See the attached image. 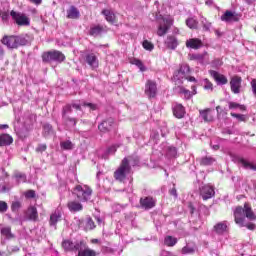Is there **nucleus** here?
Returning a JSON list of instances; mask_svg holds the SVG:
<instances>
[{
	"label": "nucleus",
	"instance_id": "nucleus-1",
	"mask_svg": "<svg viewBox=\"0 0 256 256\" xmlns=\"http://www.w3.org/2000/svg\"><path fill=\"white\" fill-rule=\"evenodd\" d=\"M245 217L249 219V221L256 220L255 213H253L251 206H249V204L247 203L244 204V207L238 206L235 209L234 211L235 223L236 225H239V227H247L250 231H255V224L247 223L245 221Z\"/></svg>",
	"mask_w": 256,
	"mask_h": 256
},
{
	"label": "nucleus",
	"instance_id": "nucleus-2",
	"mask_svg": "<svg viewBox=\"0 0 256 256\" xmlns=\"http://www.w3.org/2000/svg\"><path fill=\"white\" fill-rule=\"evenodd\" d=\"M154 19L158 23L157 35L158 37H163L167 35L169 29L173 26V16L171 15H161L159 13L153 14Z\"/></svg>",
	"mask_w": 256,
	"mask_h": 256
},
{
	"label": "nucleus",
	"instance_id": "nucleus-3",
	"mask_svg": "<svg viewBox=\"0 0 256 256\" xmlns=\"http://www.w3.org/2000/svg\"><path fill=\"white\" fill-rule=\"evenodd\" d=\"M27 37L25 35H19V36H8L5 35L1 39V44L8 47V49H17L18 47H23L24 45H27Z\"/></svg>",
	"mask_w": 256,
	"mask_h": 256
},
{
	"label": "nucleus",
	"instance_id": "nucleus-4",
	"mask_svg": "<svg viewBox=\"0 0 256 256\" xmlns=\"http://www.w3.org/2000/svg\"><path fill=\"white\" fill-rule=\"evenodd\" d=\"M73 194L77 197L79 201L85 203L86 201H91V195H93V190L87 185H77L73 190Z\"/></svg>",
	"mask_w": 256,
	"mask_h": 256
},
{
	"label": "nucleus",
	"instance_id": "nucleus-5",
	"mask_svg": "<svg viewBox=\"0 0 256 256\" xmlns=\"http://www.w3.org/2000/svg\"><path fill=\"white\" fill-rule=\"evenodd\" d=\"M131 157L124 158L120 167L114 172V177L117 181H125V178L131 173Z\"/></svg>",
	"mask_w": 256,
	"mask_h": 256
},
{
	"label": "nucleus",
	"instance_id": "nucleus-6",
	"mask_svg": "<svg viewBox=\"0 0 256 256\" xmlns=\"http://www.w3.org/2000/svg\"><path fill=\"white\" fill-rule=\"evenodd\" d=\"M10 17L18 27H29L31 25V18L23 12H17L12 10L10 12Z\"/></svg>",
	"mask_w": 256,
	"mask_h": 256
},
{
	"label": "nucleus",
	"instance_id": "nucleus-7",
	"mask_svg": "<svg viewBox=\"0 0 256 256\" xmlns=\"http://www.w3.org/2000/svg\"><path fill=\"white\" fill-rule=\"evenodd\" d=\"M42 61H44V63H49V61H56L57 63H63V61H65V54L57 50L45 52L42 55Z\"/></svg>",
	"mask_w": 256,
	"mask_h": 256
},
{
	"label": "nucleus",
	"instance_id": "nucleus-8",
	"mask_svg": "<svg viewBox=\"0 0 256 256\" xmlns=\"http://www.w3.org/2000/svg\"><path fill=\"white\" fill-rule=\"evenodd\" d=\"M71 107L73 109H76L77 111H81L82 107H89L92 111H95V109H97V105H95L93 103H82L81 104V102H75L72 105H67L66 107H64L63 115H67V113H69V111H71Z\"/></svg>",
	"mask_w": 256,
	"mask_h": 256
},
{
	"label": "nucleus",
	"instance_id": "nucleus-9",
	"mask_svg": "<svg viewBox=\"0 0 256 256\" xmlns=\"http://www.w3.org/2000/svg\"><path fill=\"white\" fill-rule=\"evenodd\" d=\"M77 256H97V252L87 246V243L80 240L78 250H76Z\"/></svg>",
	"mask_w": 256,
	"mask_h": 256
},
{
	"label": "nucleus",
	"instance_id": "nucleus-10",
	"mask_svg": "<svg viewBox=\"0 0 256 256\" xmlns=\"http://www.w3.org/2000/svg\"><path fill=\"white\" fill-rule=\"evenodd\" d=\"M145 95L149 99H155L157 97V82L153 80H147L145 84Z\"/></svg>",
	"mask_w": 256,
	"mask_h": 256
},
{
	"label": "nucleus",
	"instance_id": "nucleus-11",
	"mask_svg": "<svg viewBox=\"0 0 256 256\" xmlns=\"http://www.w3.org/2000/svg\"><path fill=\"white\" fill-rule=\"evenodd\" d=\"M200 195L204 201L215 197V188L211 185H204L200 190Z\"/></svg>",
	"mask_w": 256,
	"mask_h": 256
},
{
	"label": "nucleus",
	"instance_id": "nucleus-12",
	"mask_svg": "<svg viewBox=\"0 0 256 256\" xmlns=\"http://www.w3.org/2000/svg\"><path fill=\"white\" fill-rule=\"evenodd\" d=\"M157 203V200H155V198L151 197V196H147L144 198L140 199V205L142 207V209H153V207H155Z\"/></svg>",
	"mask_w": 256,
	"mask_h": 256
},
{
	"label": "nucleus",
	"instance_id": "nucleus-13",
	"mask_svg": "<svg viewBox=\"0 0 256 256\" xmlns=\"http://www.w3.org/2000/svg\"><path fill=\"white\" fill-rule=\"evenodd\" d=\"M80 244H81V240L76 242H72L70 240H64L62 242V247L66 251H72L73 253H77V250L79 249Z\"/></svg>",
	"mask_w": 256,
	"mask_h": 256
},
{
	"label": "nucleus",
	"instance_id": "nucleus-14",
	"mask_svg": "<svg viewBox=\"0 0 256 256\" xmlns=\"http://www.w3.org/2000/svg\"><path fill=\"white\" fill-rule=\"evenodd\" d=\"M189 71V65L185 64L180 66L179 71L175 72L174 74V81H179V83H183L181 79H185V75H187Z\"/></svg>",
	"mask_w": 256,
	"mask_h": 256
},
{
	"label": "nucleus",
	"instance_id": "nucleus-15",
	"mask_svg": "<svg viewBox=\"0 0 256 256\" xmlns=\"http://www.w3.org/2000/svg\"><path fill=\"white\" fill-rule=\"evenodd\" d=\"M241 82H242L241 77L239 76L232 77L230 81L231 91L234 92L235 94L241 93Z\"/></svg>",
	"mask_w": 256,
	"mask_h": 256
},
{
	"label": "nucleus",
	"instance_id": "nucleus-16",
	"mask_svg": "<svg viewBox=\"0 0 256 256\" xmlns=\"http://www.w3.org/2000/svg\"><path fill=\"white\" fill-rule=\"evenodd\" d=\"M209 74L216 81L217 85H227L228 80H227V77H225V75L220 74L219 72H217L215 70H210Z\"/></svg>",
	"mask_w": 256,
	"mask_h": 256
},
{
	"label": "nucleus",
	"instance_id": "nucleus-17",
	"mask_svg": "<svg viewBox=\"0 0 256 256\" xmlns=\"http://www.w3.org/2000/svg\"><path fill=\"white\" fill-rule=\"evenodd\" d=\"M192 91L187 90L185 87L180 86L178 87V93H180V95L184 96V99H191V97H193V95H197V86L193 85L191 87Z\"/></svg>",
	"mask_w": 256,
	"mask_h": 256
},
{
	"label": "nucleus",
	"instance_id": "nucleus-18",
	"mask_svg": "<svg viewBox=\"0 0 256 256\" xmlns=\"http://www.w3.org/2000/svg\"><path fill=\"white\" fill-rule=\"evenodd\" d=\"M115 125V120L113 118H109L108 120H104L102 123L98 125L99 131L101 133H107V131H111V127Z\"/></svg>",
	"mask_w": 256,
	"mask_h": 256
},
{
	"label": "nucleus",
	"instance_id": "nucleus-19",
	"mask_svg": "<svg viewBox=\"0 0 256 256\" xmlns=\"http://www.w3.org/2000/svg\"><path fill=\"white\" fill-rule=\"evenodd\" d=\"M25 218L28 221H37L39 219L37 208L35 206H30L25 213Z\"/></svg>",
	"mask_w": 256,
	"mask_h": 256
},
{
	"label": "nucleus",
	"instance_id": "nucleus-20",
	"mask_svg": "<svg viewBox=\"0 0 256 256\" xmlns=\"http://www.w3.org/2000/svg\"><path fill=\"white\" fill-rule=\"evenodd\" d=\"M228 227H229V222H227V221L218 222L214 226V231H215V233H217V235H223V234L227 233Z\"/></svg>",
	"mask_w": 256,
	"mask_h": 256
},
{
	"label": "nucleus",
	"instance_id": "nucleus-21",
	"mask_svg": "<svg viewBox=\"0 0 256 256\" xmlns=\"http://www.w3.org/2000/svg\"><path fill=\"white\" fill-rule=\"evenodd\" d=\"M186 47L188 49H201L203 42L198 38H192L186 41Z\"/></svg>",
	"mask_w": 256,
	"mask_h": 256
},
{
	"label": "nucleus",
	"instance_id": "nucleus-22",
	"mask_svg": "<svg viewBox=\"0 0 256 256\" xmlns=\"http://www.w3.org/2000/svg\"><path fill=\"white\" fill-rule=\"evenodd\" d=\"M86 63L92 69H97V67H99V60L97 59V56L93 53L86 55Z\"/></svg>",
	"mask_w": 256,
	"mask_h": 256
},
{
	"label": "nucleus",
	"instance_id": "nucleus-23",
	"mask_svg": "<svg viewBox=\"0 0 256 256\" xmlns=\"http://www.w3.org/2000/svg\"><path fill=\"white\" fill-rule=\"evenodd\" d=\"M119 147V145H112L110 147H108L103 154H101V151L98 152L99 157H101L102 159H109V155H115V153L117 152V148Z\"/></svg>",
	"mask_w": 256,
	"mask_h": 256
},
{
	"label": "nucleus",
	"instance_id": "nucleus-24",
	"mask_svg": "<svg viewBox=\"0 0 256 256\" xmlns=\"http://www.w3.org/2000/svg\"><path fill=\"white\" fill-rule=\"evenodd\" d=\"M165 45L168 47V49L175 50L179 46V41L175 36H168L165 41Z\"/></svg>",
	"mask_w": 256,
	"mask_h": 256
},
{
	"label": "nucleus",
	"instance_id": "nucleus-25",
	"mask_svg": "<svg viewBox=\"0 0 256 256\" xmlns=\"http://www.w3.org/2000/svg\"><path fill=\"white\" fill-rule=\"evenodd\" d=\"M68 209L71 213H77L83 211V204L77 201H70L68 202Z\"/></svg>",
	"mask_w": 256,
	"mask_h": 256
},
{
	"label": "nucleus",
	"instance_id": "nucleus-26",
	"mask_svg": "<svg viewBox=\"0 0 256 256\" xmlns=\"http://www.w3.org/2000/svg\"><path fill=\"white\" fill-rule=\"evenodd\" d=\"M62 215H61V211L56 210L54 213H52L50 215V226L51 227H56L57 223H59V220L61 219Z\"/></svg>",
	"mask_w": 256,
	"mask_h": 256
},
{
	"label": "nucleus",
	"instance_id": "nucleus-27",
	"mask_svg": "<svg viewBox=\"0 0 256 256\" xmlns=\"http://www.w3.org/2000/svg\"><path fill=\"white\" fill-rule=\"evenodd\" d=\"M173 113L177 119H183L185 117V107L181 104H176L173 108Z\"/></svg>",
	"mask_w": 256,
	"mask_h": 256
},
{
	"label": "nucleus",
	"instance_id": "nucleus-28",
	"mask_svg": "<svg viewBox=\"0 0 256 256\" xmlns=\"http://www.w3.org/2000/svg\"><path fill=\"white\" fill-rule=\"evenodd\" d=\"M13 143V137L9 134H2L0 136V147H7V145H11Z\"/></svg>",
	"mask_w": 256,
	"mask_h": 256
},
{
	"label": "nucleus",
	"instance_id": "nucleus-29",
	"mask_svg": "<svg viewBox=\"0 0 256 256\" xmlns=\"http://www.w3.org/2000/svg\"><path fill=\"white\" fill-rule=\"evenodd\" d=\"M200 117L205 121V123H209L213 121V115L211 114V109L200 110Z\"/></svg>",
	"mask_w": 256,
	"mask_h": 256
},
{
	"label": "nucleus",
	"instance_id": "nucleus-30",
	"mask_svg": "<svg viewBox=\"0 0 256 256\" xmlns=\"http://www.w3.org/2000/svg\"><path fill=\"white\" fill-rule=\"evenodd\" d=\"M79 10L75 6H71L67 10V19H79Z\"/></svg>",
	"mask_w": 256,
	"mask_h": 256
},
{
	"label": "nucleus",
	"instance_id": "nucleus-31",
	"mask_svg": "<svg viewBox=\"0 0 256 256\" xmlns=\"http://www.w3.org/2000/svg\"><path fill=\"white\" fill-rule=\"evenodd\" d=\"M102 15H104L106 21L108 23H115V13L109 9H105L102 11Z\"/></svg>",
	"mask_w": 256,
	"mask_h": 256
},
{
	"label": "nucleus",
	"instance_id": "nucleus-32",
	"mask_svg": "<svg viewBox=\"0 0 256 256\" xmlns=\"http://www.w3.org/2000/svg\"><path fill=\"white\" fill-rule=\"evenodd\" d=\"M2 239H13V233H11V227L5 226L1 228Z\"/></svg>",
	"mask_w": 256,
	"mask_h": 256
},
{
	"label": "nucleus",
	"instance_id": "nucleus-33",
	"mask_svg": "<svg viewBox=\"0 0 256 256\" xmlns=\"http://www.w3.org/2000/svg\"><path fill=\"white\" fill-rule=\"evenodd\" d=\"M215 158L211 157V156H205L202 157L200 159V165L204 166V167H209L211 165H213L215 163Z\"/></svg>",
	"mask_w": 256,
	"mask_h": 256
},
{
	"label": "nucleus",
	"instance_id": "nucleus-34",
	"mask_svg": "<svg viewBox=\"0 0 256 256\" xmlns=\"http://www.w3.org/2000/svg\"><path fill=\"white\" fill-rule=\"evenodd\" d=\"M60 147L63 151H71L75 148V144L71 140H64L60 142Z\"/></svg>",
	"mask_w": 256,
	"mask_h": 256
},
{
	"label": "nucleus",
	"instance_id": "nucleus-35",
	"mask_svg": "<svg viewBox=\"0 0 256 256\" xmlns=\"http://www.w3.org/2000/svg\"><path fill=\"white\" fill-rule=\"evenodd\" d=\"M238 162L242 164V166L244 167V169H250L251 171H256V165L247 161L244 158H239Z\"/></svg>",
	"mask_w": 256,
	"mask_h": 256
},
{
	"label": "nucleus",
	"instance_id": "nucleus-36",
	"mask_svg": "<svg viewBox=\"0 0 256 256\" xmlns=\"http://www.w3.org/2000/svg\"><path fill=\"white\" fill-rule=\"evenodd\" d=\"M235 19V13L232 11L227 10L222 16L221 21H224L225 23H231Z\"/></svg>",
	"mask_w": 256,
	"mask_h": 256
},
{
	"label": "nucleus",
	"instance_id": "nucleus-37",
	"mask_svg": "<svg viewBox=\"0 0 256 256\" xmlns=\"http://www.w3.org/2000/svg\"><path fill=\"white\" fill-rule=\"evenodd\" d=\"M163 152L166 153L167 157H177V148L173 146H166Z\"/></svg>",
	"mask_w": 256,
	"mask_h": 256
},
{
	"label": "nucleus",
	"instance_id": "nucleus-38",
	"mask_svg": "<svg viewBox=\"0 0 256 256\" xmlns=\"http://www.w3.org/2000/svg\"><path fill=\"white\" fill-rule=\"evenodd\" d=\"M14 179H15L17 185H19V183L27 182V176L21 172H16L14 175Z\"/></svg>",
	"mask_w": 256,
	"mask_h": 256
},
{
	"label": "nucleus",
	"instance_id": "nucleus-39",
	"mask_svg": "<svg viewBox=\"0 0 256 256\" xmlns=\"http://www.w3.org/2000/svg\"><path fill=\"white\" fill-rule=\"evenodd\" d=\"M164 244L167 245V247H175V245H177V238L173 236H166L164 238Z\"/></svg>",
	"mask_w": 256,
	"mask_h": 256
},
{
	"label": "nucleus",
	"instance_id": "nucleus-40",
	"mask_svg": "<svg viewBox=\"0 0 256 256\" xmlns=\"http://www.w3.org/2000/svg\"><path fill=\"white\" fill-rule=\"evenodd\" d=\"M19 246H8L6 252H2L1 256L13 255V253H18Z\"/></svg>",
	"mask_w": 256,
	"mask_h": 256
},
{
	"label": "nucleus",
	"instance_id": "nucleus-41",
	"mask_svg": "<svg viewBox=\"0 0 256 256\" xmlns=\"http://www.w3.org/2000/svg\"><path fill=\"white\" fill-rule=\"evenodd\" d=\"M195 249V246L186 245L182 248V255H193Z\"/></svg>",
	"mask_w": 256,
	"mask_h": 256
},
{
	"label": "nucleus",
	"instance_id": "nucleus-42",
	"mask_svg": "<svg viewBox=\"0 0 256 256\" xmlns=\"http://www.w3.org/2000/svg\"><path fill=\"white\" fill-rule=\"evenodd\" d=\"M103 33V27L101 26H94L90 29V35L93 37H97V35H101Z\"/></svg>",
	"mask_w": 256,
	"mask_h": 256
},
{
	"label": "nucleus",
	"instance_id": "nucleus-43",
	"mask_svg": "<svg viewBox=\"0 0 256 256\" xmlns=\"http://www.w3.org/2000/svg\"><path fill=\"white\" fill-rule=\"evenodd\" d=\"M228 105H229V109H234V110L238 109V111H245V105H241L237 102H229Z\"/></svg>",
	"mask_w": 256,
	"mask_h": 256
},
{
	"label": "nucleus",
	"instance_id": "nucleus-44",
	"mask_svg": "<svg viewBox=\"0 0 256 256\" xmlns=\"http://www.w3.org/2000/svg\"><path fill=\"white\" fill-rule=\"evenodd\" d=\"M200 21L202 23L204 31H211V22L207 21V18L201 16Z\"/></svg>",
	"mask_w": 256,
	"mask_h": 256
},
{
	"label": "nucleus",
	"instance_id": "nucleus-45",
	"mask_svg": "<svg viewBox=\"0 0 256 256\" xmlns=\"http://www.w3.org/2000/svg\"><path fill=\"white\" fill-rule=\"evenodd\" d=\"M198 24L199 22H197V20H195L194 18H188L186 20V25L187 27H189V29H197Z\"/></svg>",
	"mask_w": 256,
	"mask_h": 256
},
{
	"label": "nucleus",
	"instance_id": "nucleus-46",
	"mask_svg": "<svg viewBox=\"0 0 256 256\" xmlns=\"http://www.w3.org/2000/svg\"><path fill=\"white\" fill-rule=\"evenodd\" d=\"M132 65H136V67H138V69H140V71H146L147 68H145V65H143V62H141V60L139 59H133L131 61Z\"/></svg>",
	"mask_w": 256,
	"mask_h": 256
},
{
	"label": "nucleus",
	"instance_id": "nucleus-47",
	"mask_svg": "<svg viewBox=\"0 0 256 256\" xmlns=\"http://www.w3.org/2000/svg\"><path fill=\"white\" fill-rule=\"evenodd\" d=\"M94 228H95V222H93V219L87 218L86 224H85L86 231H93Z\"/></svg>",
	"mask_w": 256,
	"mask_h": 256
},
{
	"label": "nucleus",
	"instance_id": "nucleus-48",
	"mask_svg": "<svg viewBox=\"0 0 256 256\" xmlns=\"http://www.w3.org/2000/svg\"><path fill=\"white\" fill-rule=\"evenodd\" d=\"M142 47L146 50V51H153V49H155V45H153V43H151L148 40H144L142 43Z\"/></svg>",
	"mask_w": 256,
	"mask_h": 256
},
{
	"label": "nucleus",
	"instance_id": "nucleus-49",
	"mask_svg": "<svg viewBox=\"0 0 256 256\" xmlns=\"http://www.w3.org/2000/svg\"><path fill=\"white\" fill-rule=\"evenodd\" d=\"M204 89L206 91H213V83H211L208 79L204 80Z\"/></svg>",
	"mask_w": 256,
	"mask_h": 256
},
{
	"label": "nucleus",
	"instance_id": "nucleus-50",
	"mask_svg": "<svg viewBox=\"0 0 256 256\" xmlns=\"http://www.w3.org/2000/svg\"><path fill=\"white\" fill-rule=\"evenodd\" d=\"M8 209H9V206L7 205V202L0 201V213H6Z\"/></svg>",
	"mask_w": 256,
	"mask_h": 256
},
{
	"label": "nucleus",
	"instance_id": "nucleus-51",
	"mask_svg": "<svg viewBox=\"0 0 256 256\" xmlns=\"http://www.w3.org/2000/svg\"><path fill=\"white\" fill-rule=\"evenodd\" d=\"M223 65V62L220 59H215L211 62V66L214 67V69H219Z\"/></svg>",
	"mask_w": 256,
	"mask_h": 256
},
{
	"label": "nucleus",
	"instance_id": "nucleus-52",
	"mask_svg": "<svg viewBox=\"0 0 256 256\" xmlns=\"http://www.w3.org/2000/svg\"><path fill=\"white\" fill-rule=\"evenodd\" d=\"M231 117L238 119V121H245V119H247L245 115L237 114V113H233V112H231Z\"/></svg>",
	"mask_w": 256,
	"mask_h": 256
},
{
	"label": "nucleus",
	"instance_id": "nucleus-53",
	"mask_svg": "<svg viewBox=\"0 0 256 256\" xmlns=\"http://www.w3.org/2000/svg\"><path fill=\"white\" fill-rule=\"evenodd\" d=\"M0 18L2 19L3 23H7V21H9V13L0 10Z\"/></svg>",
	"mask_w": 256,
	"mask_h": 256
},
{
	"label": "nucleus",
	"instance_id": "nucleus-54",
	"mask_svg": "<svg viewBox=\"0 0 256 256\" xmlns=\"http://www.w3.org/2000/svg\"><path fill=\"white\" fill-rule=\"evenodd\" d=\"M11 209L12 211H19V209H21V202L19 201L13 202L11 205Z\"/></svg>",
	"mask_w": 256,
	"mask_h": 256
},
{
	"label": "nucleus",
	"instance_id": "nucleus-55",
	"mask_svg": "<svg viewBox=\"0 0 256 256\" xmlns=\"http://www.w3.org/2000/svg\"><path fill=\"white\" fill-rule=\"evenodd\" d=\"M72 225H75L79 229V227H81V225H83V220H81L79 218H74Z\"/></svg>",
	"mask_w": 256,
	"mask_h": 256
},
{
	"label": "nucleus",
	"instance_id": "nucleus-56",
	"mask_svg": "<svg viewBox=\"0 0 256 256\" xmlns=\"http://www.w3.org/2000/svg\"><path fill=\"white\" fill-rule=\"evenodd\" d=\"M37 153H43L45 151H47V145L45 144H40L37 148H36Z\"/></svg>",
	"mask_w": 256,
	"mask_h": 256
},
{
	"label": "nucleus",
	"instance_id": "nucleus-57",
	"mask_svg": "<svg viewBox=\"0 0 256 256\" xmlns=\"http://www.w3.org/2000/svg\"><path fill=\"white\" fill-rule=\"evenodd\" d=\"M25 195H26L27 199H33V198H35V191L29 190L26 192Z\"/></svg>",
	"mask_w": 256,
	"mask_h": 256
},
{
	"label": "nucleus",
	"instance_id": "nucleus-58",
	"mask_svg": "<svg viewBox=\"0 0 256 256\" xmlns=\"http://www.w3.org/2000/svg\"><path fill=\"white\" fill-rule=\"evenodd\" d=\"M44 131H45V133H48V135H49V133H51V131H53V127L50 124H46V125H44Z\"/></svg>",
	"mask_w": 256,
	"mask_h": 256
},
{
	"label": "nucleus",
	"instance_id": "nucleus-59",
	"mask_svg": "<svg viewBox=\"0 0 256 256\" xmlns=\"http://www.w3.org/2000/svg\"><path fill=\"white\" fill-rule=\"evenodd\" d=\"M9 189L7 186L0 184V193H7V191H9Z\"/></svg>",
	"mask_w": 256,
	"mask_h": 256
},
{
	"label": "nucleus",
	"instance_id": "nucleus-60",
	"mask_svg": "<svg viewBox=\"0 0 256 256\" xmlns=\"http://www.w3.org/2000/svg\"><path fill=\"white\" fill-rule=\"evenodd\" d=\"M160 256H175V254H173L172 252L163 250Z\"/></svg>",
	"mask_w": 256,
	"mask_h": 256
},
{
	"label": "nucleus",
	"instance_id": "nucleus-61",
	"mask_svg": "<svg viewBox=\"0 0 256 256\" xmlns=\"http://www.w3.org/2000/svg\"><path fill=\"white\" fill-rule=\"evenodd\" d=\"M68 121L70 125H72V127H75V125H77V120H75V118H68Z\"/></svg>",
	"mask_w": 256,
	"mask_h": 256
},
{
	"label": "nucleus",
	"instance_id": "nucleus-62",
	"mask_svg": "<svg viewBox=\"0 0 256 256\" xmlns=\"http://www.w3.org/2000/svg\"><path fill=\"white\" fill-rule=\"evenodd\" d=\"M187 81H190L191 83H197V79H195V77L193 76H188L186 77Z\"/></svg>",
	"mask_w": 256,
	"mask_h": 256
},
{
	"label": "nucleus",
	"instance_id": "nucleus-63",
	"mask_svg": "<svg viewBox=\"0 0 256 256\" xmlns=\"http://www.w3.org/2000/svg\"><path fill=\"white\" fill-rule=\"evenodd\" d=\"M4 55H5V50L3 49V45L0 44V59H3Z\"/></svg>",
	"mask_w": 256,
	"mask_h": 256
},
{
	"label": "nucleus",
	"instance_id": "nucleus-64",
	"mask_svg": "<svg viewBox=\"0 0 256 256\" xmlns=\"http://www.w3.org/2000/svg\"><path fill=\"white\" fill-rule=\"evenodd\" d=\"M170 195H172L173 197H177V189L172 188V189L170 190Z\"/></svg>",
	"mask_w": 256,
	"mask_h": 256
}]
</instances>
